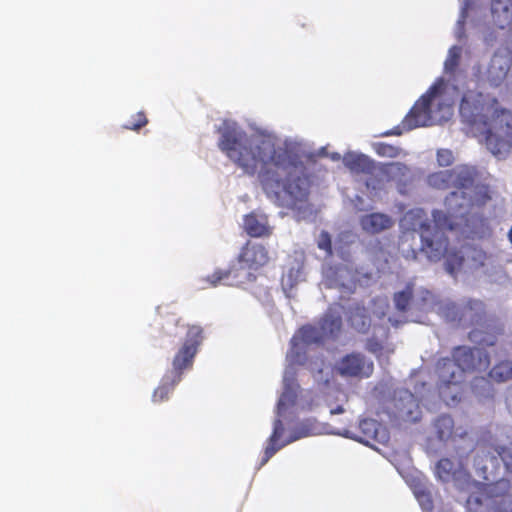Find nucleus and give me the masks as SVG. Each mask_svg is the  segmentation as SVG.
Wrapping results in <instances>:
<instances>
[{"instance_id": "nucleus-1", "label": "nucleus", "mask_w": 512, "mask_h": 512, "mask_svg": "<svg viewBox=\"0 0 512 512\" xmlns=\"http://www.w3.org/2000/svg\"><path fill=\"white\" fill-rule=\"evenodd\" d=\"M217 146L243 175L257 177L266 197L280 207L295 208L309 195L310 181L304 163L295 154L299 141L273 130L223 120L216 128Z\"/></svg>"}, {"instance_id": "nucleus-2", "label": "nucleus", "mask_w": 512, "mask_h": 512, "mask_svg": "<svg viewBox=\"0 0 512 512\" xmlns=\"http://www.w3.org/2000/svg\"><path fill=\"white\" fill-rule=\"evenodd\" d=\"M342 310H344L342 305H332L319 327L304 326L291 339V347L286 356L287 365L283 374L282 392L277 403L276 419L273 422V432L268 439L261 466L286 445L315 434L313 428L307 424H301L295 431L289 428L296 413L310 410L316 405L310 391L300 390L296 382L295 365L305 363L307 347L310 344L318 343L324 338L334 339L338 336L342 326Z\"/></svg>"}, {"instance_id": "nucleus-3", "label": "nucleus", "mask_w": 512, "mask_h": 512, "mask_svg": "<svg viewBox=\"0 0 512 512\" xmlns=\"http://www.w3.org/2000/svg\"><path fill=\"white\" fill-rule=\"evenodd\" d=\"M460 115L493 155L501 158L512 149V114L500 109L495 98L469 88L463 93Z\"/></svg>"}, {"instance_id": "nucleus-4", "label": "nucleus", "mask_w": 512, "mask_h": 512, "mask_svg": "<svg viewBox=\"0 0 512 512\" xmlns=\"http://www.w3.org/2000/svg\"><path fill=\"white\" fill-rule=\"evenodd\" d=\"M434 228L432 229L425 211L421 208H414L407 211L401 219V227L406 232L403 233L400 240V250L406 258L415 259L416 249L410 248L409 242L415 239V232L420 233L421 247L430 261H439L447 252V239L444 236V230L461 229L466 233V229L455 218L450 216L448 210L433 212Z\"/></svg>"}, {"instance_id": "nucleus-5", "label": "nucleus", "mask_w": 512, "mask_h": 512, "mask_svg": "<svg viewBox=\"0 0 512 512\" xmlns=\"http://www.w3.org/2000/svg\"><path fill=\"white\" fill-rule=\"evenodd\" d=\"M459 94L456 84L439 79L421 97L402 121V125L396 127L386 135H401L403 130H412L417 127H425L441 124L448 121L453 115V104Z\"/></svg>"}, {"instance_id": "nucleus-6", "label": "nucleus", "mask_w": 512, "mask_h": 512, "mask_svg": "<svg viewBox=\"0 0 512 512\" xmlns=\"http://www.w3.org/2000/svg\"><path fill=\"white\" fill-rule=\"evenodd\" d=\"M489 355L479 347L460 346L453 351V360L443 358L437 364L439 396L447 404L458 401L466 372L485 371Z\"/></svg>"}, {"instance_id": "nucleus-7", "label": "nucleus", "mask_w": 512, "mask_h": 512, "mask_svg": "<svg viewBox=\"0 0 512 512\" xmlns=\"http://www.w3.org/2000/svg\"><path fill=\"white\" fill-rule=\"evenodd\" d=\"M451 172L456 190L446 197L445 206L449 215L455 216L466 229L472 222L469 217L472 208L484 204L489 198L487 187L475 183L476 171L473 167L459 165Z\"/></svg>"}, {"instance_id": "nucleus-8", "label": "nucleus", "mask_w": 512, "mask_h": 512, "mask_svg": "<svg viewBox=\"0 0 512 512\" xmlns=\"http://www.w3.org/2000/svg\"><path fill=\"white\" fill-rule=\"evenodd\" d=\"M269 261V255L266 248L257 243H247L242 248L236 261L232 262L228 269L218 270L209 277L212 285L218 283L225 285H241L247 281H251L253 273L264 266Z\"/></svg>"}, {"instance_id": "nucleus-9", "label": "nucleus", "mask_w": 512, "mask_h": 512, "mask_svg": "<svg viewBox=\"0 0 512 512\" xmlns=\"http://www.w3.org/2000/svg\"><path fill=\"white\" fill-rule=\"evenodd\" d=\"M414 180L412 169L402 162L379 163L376 178L365 181L371 199L379 197L389 183H393L400 194H406Z\"/></svg>"}, {"instance_id": "nucleus-10", "label": "nucleus", "mask_w": 512, "mask_h": 512, "mask_svg": "<svg viewBox=\"0 0 512 512\" xmlns=\"http://www.w3.org/2000/svg\"><path fill=\"white\" fill-rule=\"evenodd\" d=\"M507 480H499L486 488V494H472L467 499L468 512H512V495H504Z\"/></svg>"}, {"instance_id": "nucleus-11", "label": "nucleus", "mask_w": 512, "mask_h": 512, "mask_svg": "<svg viewBox=\"0 0 512 512\" xmlns=\"http://www.w3.org/2000/svg\"><path fill=\"white\" fill-rule=\"evenodd\" d=\"M202 334L203 330L200 326H189L184 343L176 353L172 362V370L169 372L173 375L174 383L181 381L184 370L192 368L194 357L203 341Z\"/></svg>"}, {"instance_id": "nucleus-12", "label": "nucleus", "mask_w": 512, "mask_h": 512, "mask_svg": "<svg viewBox=\"0 0 512 512\" xmlns=\"http://www.w3.org/2000/svg\"><path fill=\"white\" fill-rule=\"evenodd\" d=\"M391 416L405 422H416L421 410L416 397L406 389L397 390L392 400Z\"/></svg>"}, {"instance_id": "nucleus-13", "label": "nucleus", "mask_w": 512, "mask_h": 512, "mask_svg": "<svg viewBox=\"0 0 512 512\" xmlns=\"http://www.w3.org/2000/svg\"><path fill=\"white\" fill-rule=\"evenodd\" d=\"M486 254L483 250L475 247H467L458 254H449L446 259V270L454 275L460 270H476L482 267L486 260Z\"/></svg>"}, {"instance_id": "nucleus-14", "label": "nucleus", "mask_w": 512, "mask_h": 512, "mask_svg": "<svg viewBox=\"0 0 512 512\" xmlns=\"http://www.w3.org/2000/svg\"><path fill=\"white\" fill-rule=\"evenodd\" d=\"M359 432L360 435H356L352 431L346 429L342 433L338 434L346 438L357 440L369 446H373L372 441L385 444L390 438L387 428L374 419H362L359 422Z\"/></svg>"}, {"instance_id": "nucleus-15", "label": "nucleus", "mask_w": 512, "mask_h": 512, "mask_svg": "<svg viewBox=\"0 0 512 512\" xmlns=\"http://www.w3.org/2000/svg\"><path fill=\"white\" fill-rule=\"evenodd\" d=\"M373 369L372 360L360 353L346 355L336 365V370L341 376L359 379L370 377Z\"/></svg>"}, {"instance_id": "nucleus-16", "label": "nucleus", "mask_w": 512, "mask_h": 512, "mask_svg": "<svg viewBox=\"0 0 512 512\" xmlns=\"http://www.w3.org/2000/svg\"><path fill=\"white\" fill-rule=\"evenodd\" d=\"M323 285L340 289L342 293H352L356 285V274L346 264L323 269Z\"/></svg>"}, {"instance_id": "nucleus-17", "label": "nucleus", "mask_w": 512, "mask_h": 512, "mask_svg": "<svg viewBox=\"0 0 512 512\" xmlns=\"http://www.w3.org/2000/svg\"><path fill=\"white\" fill-rule=\"evenodd\" d=\"M431 298L432 294L428 290L422 287L415 288L413 284L409 283L403 290L395 293L394 303L399 311L411 308L425 309Z\"/></svg>"}, {"instance_id": "nucleus-18", "label": "nucleus", "mask_w": 512, "mask_h": 512, "mask_svg": "<svg viewBox=\"0 0 512 512\" xmlns=\"http://www.w3.org/2000/svg\"><path fill=\"white\" fill-rule=\"evenodd\" d=\"M343 164L354 175L364 174L369 178H376L379 162H375L365 154L348 152L343 158Z\"/></svg>"}, {"instance_id": "nucleus-19", "label": "nucleus", "mask_w": 512, "mask_h": 512, "mask_svg": "<svg viewBox=\"0 0 512 512\" xmlns=\"http://www.w3.org/2000/svg\"><path fill=\"white\" fill-rule=\"evenodd\" d=\"M512 58L508 51L496 52L487 69V80L492 86H499L507 77L511 68Z\"/></svg>"}, {"instance_id": "nucleus-20", "label": "nucleus", "mask_w": 512, "mask_h": 512, "mask_svg": "<svg viewBox=\"0 0 512 512\" xmlns=\"http://www.w3.org/2000/svg\"><path fill=\"white\" fill-rule=\"evenodd\" d=\"M482 453L483 456L478 454L475 461L476 466L483 470V472L488 470V463H490L492 467L496 466L498 459L504 463L507 471L512 472V447L497 446L487 451L483 450Z\"/></svg>"}, {"instance_id": "nucleus-21", "label": "nucleus", "mask_w": 512, "mask_h": 512, "mask_svg": "<svg viewBox=\"0 0 512 512\" xmlns=\"http://www.w3.org/2000/svg\"><path fill=\"white\" fill-rule=\"evenodd\" d=\"M360 226L368 234H378L390 229L394 225V220L384 213H370L360 217Z\"/></svg>"}, {"instance_id": "nucleus-22", "label": "nucleus", "mask_w": 512, "mask_h": 512, "mask_svg": "<svg viewBox=\"0 0 512 512\" xmlns=\"http://www.w3.org/2000/svg\"><path fill=\"white\" fill-rule=\"evenodd\" d=\"M346 314L351 326L360 333L367 332L372 324V318L368 313V308L358 302L353 301L349 305Z\"/></svg>"}, {"instance_id": "nucleus-23", "label": "nucleus", "mask_w": 512, "mask_h": 512, "mask_svg": "<svg viewBox=\"0 0 512 512\" xmlns=\"http://www.w3.org/2000/svg\"><path fill=\"white\" fill-rule=\"evenodd\" d=\"M303 280V256L301 254L290 258L282 275V287L285 291L292 289Z\"/></svg>"}, {"instance_id": "nucleus-24", "label": "nucleus", "mask_w": 512, "mask_h": 512, "mask_svg": "<svg viewBox=\"0 0 512 512\" xmlns=\"http://www.w3.org/2000/svg\"><path fill=\"white\" fill-rule=\"evenodd\" d=\"M244 229L252 237H262L271 233L266 215L260 213L246 215Z\"/></svg>"}, {"instance_id": "nucleus-25", "label": "nucleus", "mask_w": 512, "mask_h": 512, "mask_svg": "<svg viewBox=\"0 0 512 512\" xmlns=\"http://www.w3.org/2000/svg\"><path fill=\"white\" fill-rule=\"evenodd\" d=\"M432 434L441 441L446 442L454 434H458V429L454 428V421L449 415L438 416L432 424Z\"/></svg>"}, {"instance_id": "nucleus-26", "label": "nucleus", "mask_w": 512, "mask_h": 512, "mask_svg": "<svg viewBox=\"0 0 512 512\" xmlns=\"http://www.w3.org/2000/svg\"><path fill=\"white\" fill-rule=\"evenodd\" d=\"M491 14L498 27H508L512 31V6L508 2H492Z\"/></svg>"}, {"instance_id": "nucleus-27", "label": "nucleus", "mask_w": 512, "mask_h": 512, "mask_svg": "<svg viewBox=\"0 0 512 512\" xmlns=\"http://www.w3.org/2000/svg\"><path fill=\"white\" fill-rule=\"evenodd\" d=\"M435 473L437 478L442 482H448L450 480L460 478L465 474L458 464L447 458L441 459L437 463Z\"/></svg>"}, {"instance_id": "nucleus-28", "label": "nucleus", "mask_w": 512, "mask_h": 512, "mask_svg": "<svg viewBox=\"0 0 512 512\" xmlns=\"http://www.w3.org/2000/svg\"><path fill=\"white\" fill-rule=\"evenodd\" d=\"M461 55H462V48L460 46L455 45L449 49L447 58L444 62V74L447 77V79L443 78L445 82L450 80V83L455 84V81H456L455 72H456V68L459 64Z\"/></svg>"}, {"instance_id": "nucleus-29", "label": "nucleus", "mask_w": 512, "mask_h": 512, "mask_svg": "<svg viewBox=\"0 0 512 512\" xmlns=\"http://www.w3.org/2000/svg\"><path fill=\"white\" fill-rule=\"evenodd\" d=\"M451 170H443L431 173L427 177V183L430 187L435 189H447L451 184L453 185V178Z\"/></svg>"}, {"instance_id": "nucleus-30", "label": "nucleus", "mask_w": 512, "mask_h": 512, "mask_svg": "<svg viewBox=\"0 0 512 512\" xmlns=\"http://www.w3.org/2000/svg\"><path fill=\"white\" fill-rule=\"evenodd\" d=\"M310 370L313 372L315 381L319 384H328L332 376V369L326 365L322 360L311 362L309 364Z\"/></svg>"}, {"instance_id": "nucleus-31", "label": "nucleus", "mask_w": 512, "mask_h": 512, "mask_svg": "<svg viewBox=\"0 0 512 512\" xmlns=\"http://www.w3.org/2000/svg\"><path fill=\"white\" fill-rule=\"evenodd\" d=\"M176 384L177 383L173 382V375L170 373L166 374L163 377L162 382L159 385V387L157 389H155V391L153 393V396H152L153 402L157 403V402H162V401L166 400L168 398V395L171 393V391L173 390V388Z\"/></svg>"}, {"instance_id": "nucleus-32", "label": "nucleus", "mask_w": 512, "mask_h": 512, "mask_svg": "<svg viewBox=\"0 0 512 512\" xmlns=\"http://www.w3.org/2000/svg\"><path fill=\"white\" fill-rule=\"evenodd\" d=\"M489 375L493 380L497 382H505L512 379V362H499L492 368Z\"/></svg>"}, {"instance_id": "nucleus-33", "label": "nucleus", "mask_w": 512, "mask_h": 512, "mask_svg": "<svg viewBox=\"0 0 512 512\" xmlns=\"http://www.w3.org/2000/svg\"><path fill=\"white\" fill-rule=\"evenodd\" d=\"M413 493L415 498L418 500L421 508L424 512H428L432 509V500L429 492L426 490L425 486L418 482L416 484H411Z\"/></svg>"}, {"instance_id": "nucleus-34", "label": "nucleus", "mask_w": 512, "mask_h": 512, "mask_svg": "<svg viewBox=\"0 0 512 512\" xmlns=\"http://www.w3.org/2000/svg\"><path fill=\"white\" fill-rule=\"evenodd\" d=\"M472 390L479 398H491L494 394L493 386L484 377H477L472 383Z\"/></svg>"}, {"instance_id": "nucleus-35", "label": "nucleus", "mask_w": 512, "mask_h": 512, "mask_svg": "<svg viewBox=\"0 0 512 512\" xmlns=\"http://www.w3.org/2000/svg\"><path fill=\"white\" fill-rule=\"evenodd\" d=\"M475 3L476 2H465V5L462 7L461 9V14H460V18L457 22V27H456V30H455V35L457 38H461L462 37V24L463 22L468 19L471 14H473L475 11H476V7H475Z\"/></svg>"}, {"instance_id": "nucleus-36", "label": "nucleus", "mask_w": 512, "mask_h": 512, "mask_svg": "<svg viewBox=\"0 0 512 512\" xmlns=\"http://www.w3.org/2000/svg\"><path fill=\"white\" fill-rule=\"evenodd\" d=\"M374 149L376 153L382 157L396 158L401 155H406L400 148L384 143L375 144Z\"/></svg>"}, {"instance_id": "nucleus-37", "label": "nucleus", "mask_w": 512, "mask_h": 512, "mask_svg": "<svg viewBox=\"0 0 512 512\" xmlns=\"http://www.w3.org/2000/svg\"><path fill=\"white\" fill-rule=\"evenodd\" d=\"M436 160L439 166L447 167L454 163L455 155L453 151L449 149H438L436 152Z\"/></svg>"}, {"instance_id": "nucleus-38", "label": "nucleus", "mask_w": 512, "mask_h": 512, "mask_svg": "<svg viewBox=\"0 0 512 512\" xmlns=\"http://www.w3.org/2000/svg\"><path fill=\"white\" fill-rule=\"evenodd\" d=\"M372 314L375 318L382 319L388 309V301L384 297L376 298L372 303Z\"/></svg>"}, {"instance_id": "nucleus-39", "label": "nucleus", "mask_w": 512, "mask_h": 512, "mask_svg": "<svg viewBox=\"0 0 512 512\" xmlns=\"http://www.w3.org/2000/svg\"><path fill=\"white\" fill-rule=\"evenodd\" d=\"M367 349L375 354L380 360L386 353H391L393 350L383 347L380 342L376 340H369L367 343Z\"/></svg>"}, {"instance_id": "nucleus-40", "label": "nucleus", "mask_w": 512, "mask_h": 512, "mask_svg": "<svg viewBox=\"0 0 512 512\" xmlns=\"http://www.w3.org/2000/svg\"><path fill=\"white\" fill-rule=\"evenodd\" d=\"M318 247L324 250L328 255L332 254L331 239L328 233L321 232L317 239Z\"/></svg>"}, {"instance_id": "nucleus-41", "label": "nucleus", "mask_w": 512, "mask_h": 512, "mask_svg": "<svg viewBox=\"0 0 512 512\" xmlns=\"http://www.w3.org/2000/svg\"><path fill=\"white\" fill-rule=\"evenodd\" d=\"M136 118L137 119L135 122L127 123L125 125V128L131 129V130H138L139 128H141L142 126H144L147 123V119L144 116V114H142V113H138L136 115Z\"/></svg>"}, {"instance_id": "nucleus-42", "label": "nucleus", "mask_w": 512, "mask_h": 512, "mask_svg": "<svg viewBox=\"0 0 512 512\" xmlns=\"http://www.w3.org/2000/svg\"><path fill=\"white\" fill-rule=\"evenodd\" d=\"M506 406L509 413L512 415V387L509 388L506 396Z\"/></svg>"}, {"instance_id": "nucleus-43", "label": "nucleus", "mask_w": 512, "mask_h": 512, "mask_svg": "<svg viewBox=\"0 0 512 512\" xmlns=\"http://www.w3.org/2000/svg\"><path fill=\"white\" fill-rule=\"evenodd\" d=\"M388 322H390L392 324V326L394 327H397L399 326L400 323L404 322L403 320H396V319H393L392 317H389L387 319Z\"/></svg>"}, {"instance_id": "nucleus-44", "label": "nucleus", "mask_w": 512, "mask_h": 512, "mask_svg": "<svg viewBox=\"0 0 512 512\" xmlns=\"http://www.w3.org/2000/svg\"><path fill=\"white\" fill-rule=\"evenodd\" d=\"M343 412H344V409H343V407H342V406H338V407H336L335 409H331V410H330V413H331V414H341V413H343Z\"/></svg>"}, {"instance_id": "nucleus-45", "label": "nucleus", "mask_w": 512, "mask_h": 512, "mask_svg": "<svg viewBox=\"0 0 512 512\" xmlns=\"http://www.w3.org/2000/svg\"><path fill=\"white\" fill-rule=\"evenodd\" d=\"M356 199H357V201H358L359 203H355V207H356L358 210H364V209H365V207L362 205V200H361V198L357 196V197H356Z\"/></svg>"}, {"instance_id": "nucleus-46", "label": "nucleus", "mask_w": 512, "mask_h": 512, "mask_svg": "<svg viewBox=\"0 0 512 512\" xmlns=\"http://www.w3.org/2000/svg\"><path fill=\"white\" fill-rule=\"evenodd\" d=\"M483 345H487V346H492L495 344L494 341L492 340H488V339H483V340H479Z\"/></svg>"}, {"instance_id": "nucleus-47", "label": "nucleus", "mask_w": 512, "mask_h": 512, "mask_svg": "<svg viewBox=\"0 0 512 512\" xmlns=\"http://www.w3.org/2000/svg\"><path fill=\"white\" fill-rule=\"evenodd\" d=\"M330 157L334 161H338L341 159V155L339 153H332V154H330Z\"/></svg>"}, {"instance_id": "nucleus-48", "label": "nucleus", "mask_w": 512, "mask_h": 512, "mask_svg": "<svg viewBox=\"0 0 512 512\" xmlns=\"http://www.w3.org/2000/svg\"><path fill=\"white\" fill-rule=\"evenodd\" d=\"M470 338H471L473 341H478V332L473 331V332L470 334Z\"/></svg>"}, {"instance_id": "nucleus-49", "label": "nucleus", "mask_w": 512, "mask_h": 512, "mask_svg": "<svg viewBox=\"0 0 512 512\" xmlns=\"http://www.w3.org/2000/svg\"><path fill=\"white\" fill-rule=\"evenodd\" d=\"M508 237L510 242L512 243V228L509 230Z\"/></svg>"}]
</instances>
